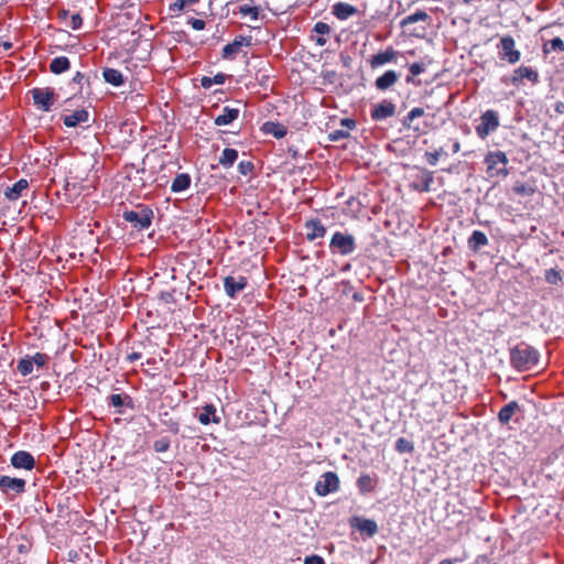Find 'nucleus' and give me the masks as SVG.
<instances>
[{"instance_id": "1", "label": "nucleus", "mask_w": 564, "mask_h": 564, "mask_svg": "<svg viewBox=\"0 0 564 564\" xmlns=\"http://www.w3.org/2000/svg\"><path fill=\"white\" fill-rule=\"evenodd\" d=\"M510 366L519 372L533 369L540 359V352L533 346L521 341L510 348Z\"/></svg>"}, {"instance_id": "2", "label": "nucleus", "mask_w": 564, "mask_h": 564, "mask_svg": "<svg viewBox=\"0 0 564 564\" xmlns=\"http://www.w3.org/2000/svg\"><path fill=\"white\" fill-rule=\"evenodd\" d=\"M329 251L332 254L347 257L357 249L355 237L346 231H335L329 241Z\"/></svg>"}, {"instance_id": "3", "label": "nucleus", "mask_w": 564, "mask_h": 564, "mask_svg": "<svg viewBox=\"0 0 564 564\" xmlns=\"http://www.w3.org/2000/svg\"><path fill=\"white\" fill-rule=\"evenodd\" d=\"M138 210H124L122 219L132 225L139 231L148 229L154 217L153 210L144 205L138 206Z\"/></svg>"}, {"instance_id": "4", "label": "nucleus", "mask_w": 564, "mask_h": 564, "mask_svg": "<svg viewBox=\"0 0 564 564\" xmlns=\"http://www.w3.org/2000/svg\"><path fill=\"white\" fill-rule=\"evenodd\" d=\"M485 163L487 165V174L490 177H506L509 174L507 170L509 160L502 151H489L485 156Z\"/></svg>"}, {"instance_id": "5", "label": "nucleus", "mask_w": 564, "mask_h": 564, "mask_svg": "<svg viewBox=\"0 0 564 564\" xmlns=\"http://www.w3.org/2000/svg\"><path fill=\"white\" fill-rule=\"evenodd\" d=\"M32 95L33 105L37 110L48 112L55 102V93L51 87L40 88L35 87L30 90Z\"/></svg>"}, {"instance_id": "6", "label": "nucleus", "mask_w": 564, "mask_h": 564, "mask_svg": "<svg viewBox=\"0 0 564 564\" xmlns=\"http://www.w3.org/2000/svg\"><path fill=\"white\" fill-rule=\"evenodd\" d=\"M498 47L499 58L509 64H516L521 58V53L516 48L514 39L511 35H505L500 39Z\"/></svg>"}, {"instance_id": "7", "label": "nucleus", "mask_w": 564, "mask_h": 564, "mask_svg": "<svg viewBox=\"0 0 564 564\" xmlns=\"http://www.w3.org/2000/svg\"><path fill=\"white\" fill-rule=\"evenodd\" d=\"M339 489V478L334 471L324 473L316 481L314 490L317 496L326 497Z\"/></svg>"}, {"instance_id": "8", "label": "nucleus", "mask_w": 564, "mask_h": 564, "mask_svg": "<svg viewBox=\"0 0 564 564\" xmlns=\"http://www.w3.org/2000/svg\"><path fill=\"white\" fill-rule=\"evenodd\" d=\"M499 127V117L497 111L489 109L480 116V123L476 127V133L480 139H486Z\"/></svg>"}, {"instance_id": "9", "label": "nucleus", "mask_w": 564, "mask_h": 564, "mask_svg": "<svg viewBox=\"0 0 564 564\" xmlns=\"http://www.w3.org/2000/svg\"><path fill=\"white\" fill-rule=\"evenodd\" d=\"M397 110V106L388 100L383 99L379 104L371 107L370 117L373 121H383L390 117H393Z\"/></svg>"}, {"instance_id": "10", "label": "nucleus", "mask_w": 564, "mask_h": 564, "mask_svg": "<svg viewBox=\"0 0 564 564\" xmlns=\"http://www.w3.org/2000/svg\"><path fill=\"white\" fill-rule=\"evenodd\" d=\"M26 481L22 478H14L10 476L0 477V491L4 495L17 494L21 495L25 491Z\"/></svg>"}, {"instance_id": "11", "label": "nucleus", "mask_w": 564, "mask_h": 564, "mask_svg": "<svg viewBox=\"0 0 564 564\" xmlns=\"http://www.w3.org/2000/svg\"><path fill=\"white\" fill-rule=\"evenodd\" d=\"M252 37L250 35H238L231 43L224 46L221 57L224 59H234L243 46L251 45Z\"/></svg>"}, {"instance_id": "12", "label": "nucleus", "mask_w": 564, "mask_h": 564, "mask_svg": "<svg viewBox=\"0 0 564 564\" xmlns=\"http://www.w3.org/2000/svg\"><path fill=\"white\" fill-rule=\"evenodd\" d=\"M248 285V280L246 276L234 278L228 275L224 278V290L228 297L235 299L238 293L243 291Z\"/></svg>"}, {"instance_id": "13", "label": "nucleus", "mask_w": 564, "mask_h": 564, "mask_svg": "<svg viewBox=\"0 0 564 564\" xmlns=\"http://www.w3.org/2000/svg\"><path fill=\"white\" fill-rule=\"evenodd\" d=\"M10 463L17 469L32 470L35 467V458L28 451L15 452L11 456Z\"/></svg>"}, {"instance_id": "14", "label": "nucleus", "mask_w": 564, "mask_h": 564, "mask_svg": "<svg viewBox=\"0 0 564 564\" xmlns=\"http://www.w3.org/2000/svg\"><path fill=\"white\" fill-rule=\"evenodd\" d=\"M350 525L359 532L365 533L368 538H372L378 533V524L372 519L354 517L350 520Z\"/></svg>"}, {"instance_id": "15", "label": "nucleus", "mask_w": 564, "mask_h": 564, "mask_svg": "<svg viewBox=\"0 0 564 564\" xmlns=\"http://www.w3.org/2000/svg\"><path fill=\"white\" fill-rule=\"evenodd\" d=\"M400 78V74L393 69L386 70L381 76L375 80V87L379 91L390 89Z\"/></svg>"}, {"instance_id": "16", "label": "nucleus", "mask_w": 564, "mask_h": 564, "mask_svg": "<svg viewBox=\"0 0 564 564\" xmlns=\"http://www.w3.org/2000/svg\"><path fill=\"white\" fill-rule=\"evenodd\" d=\"M523 78L535 84L539 82V74L536 70L532 69L531 67L520 66L517 69H514L513 76L510 79V82L512 85L518 86Z\"/></svg>"}, {"instance_id": "17", "label": "nucleus", "mask_w": 564, "mask_h": 564, "mask_svg": "<svg viewBox=\"0 0 564 564\" xmlns=\"http://www.w3.org/2000/svg\"><path fill=\"white\" fill-rule=\"evenodd\" d=\"M306 239L313 241L317 238H323L326 235V227L321 219H310L305 223Z\"/></svg>"}, {"instance_id": "18", "label": "nucleus", "mask_w": 564, "mask_h": 564, "mask_svg": "<svg viewBox=\"0 0 564 564\" xmlns=\"http://www.w3.org/2000/svg\"><path fill=\"white\" fill-rule=\"evenodd\" d=\"M397 54L398 52L390 46L387 50L372 55L370 58V65L372 68H377L388 63H392L395 61Z\"/></svg>"}, {"instance_id": "19", "label": "nucleus", "mask_w": 564, "mask_h": 564, "mask_svg": "<svg viewBox=\"0 0 564 564\" xmlns=\"http://www.w3.org/2000/svg\"><path fill=\"white\" fill-rule=\"evenodd\" d=\"M488 243L489 239L481 230H474L467 240L468 249L475 253L479 252Z\"/></svg>"}, {"instance_id": "20", "label": "nucleus", "mask_w": 564, "mask_h": 564, "mask_svg": "<svg viewBox=\"0 0 564 564\" xmlns=\"http://www.w3.org/2000/svg\"><path fill=\"white\" fill-rule=\"evenodd\" d=\"M108 404L116 409L115 413H117V414L124 413V411L122 410L123 406H128L130 409L133 408L132 398L128 394H111L108 398Z\"/></svg>"}, {"instance_id": "21", "label": "nucleus", "mask_w": 564, "mask_h": 564, "mask_svg": "<svg viewBox=\"0 0 564 564\" xmlns=\"http://www.w3.org/2000/svg\"><path fill=\"white\" fill-rule=\"evenodd\" d=\"M89 120V112L86 109H77L70 115L63 117V123L67 128H75L80 123H86Z\"/></svg>"}, {"instance_id": "22", "label": "nucleus", "mask_w": 564, "mask_h": 564, "mask_svg": "<svg viewBox=\"0 0 564 564\" xmlns=\"http://www.w3.org/2000/svg\"><path fill=\"white\" fill-rule=\"evenodd\" d=\"M28 187L29 182L25 178H21L12 186L6 188L4 196L9 200H18L24 195V192L28 189Z\"/></svg>"}, {"instance_id": "23", "label": "nucleus", "mask_w": 564, "mask_h": 564, "mask_svg": "<svg viewBox=\"0 0 564 564\" xmlns=\"http://www.w3.org/2000/svg\"><path fill=\"white\" fill-rule=\"evenodd\" d=\"M197 419L203 425H208L212 422L218 424L220 422V417L216 414V408L214 404H206L203 406Z\"/></svg>"}, {"instance_id": "24", "label": "nucleus", "mask_w": 564, "mask_h": 564, "mask_svg": "<svg viewBox=\"0 0 564 564\" xmlns=\"http://www.w3.org/2000/svg\"><path fill=\"white\" fill-rule=\"evenodd\" d=\"M357 12V8L347 2H337L333 6V13L338 20H347Z\"/></svg>"}, {"instance_id": "25", "label": "nucleus", "mask_w": 564, "mask_h": 564, "mask_svg": "<svg viewBox=\"0 0 564 564\" xmlns=\"http://www.w3.org/2000/svg\"><path fill=\"white\" fill-rule=\"evenodd\" d=\"M238 117L239 109L226 106L223 109V113L215 118L214 123L218 127L227 126L232 123Z\"/></svg>"}, {"instance_id": "26", "label": "nucleus", "mask_w": 564, "mask_h": 564, "mask_svg": "<svg viewBox=\"0 0 564 564\" xmlns=\"http://www.w3.org/2000/svg\"><path fill=\"white\" fill-rule=\"evenodd\" d=\"M520 410V405L517 401H510L506 405H503L500 411L498 412V421L500 424L506 425L508 424L512 415Z\"/></svg>"}, {"instance_id": "27", "label": "nucleus", "mask_w": 564, "mask_h": 564, "mask_svg": "<svg viewBox=\"0 0 564 564\" xmlns=\"http://www.w3.org/2000/svg\"><path fill=\"white\" fill-rule=\"evenodd\" d=\"M102 77L107 84H110L115 87H120L124 84V77L122 73L116 68H104Z\"/></svg>"}, {"instance_id": "28", "label": "nucleus", "mask_w": 564, "mask_h": 564, "mask_svg": "<svg viewBox=\"0 0 564 564\" xmlns=\"http://www.w3.org/2000/svg\"><path fill=\"white\" fill-rule=\"evenodd\" d=\"M192 178L187 173L177 174L171 184V191L173 193H182L189 188Z\"/></svg>"}, {"instance_id": "29", "label": "nucleus", "mask_w": 564, "mask_h": 564, "mask_svg": "<svg viewBox=\"0 0 564 564\" xmlns=\"http://www.w3.org/2000/svg\"><path fill=\"white\" fill-rule=\"evenodd\" d=\"M377 481L369 475L362 474L357 479V488L361 495L372 492L376 488Z\"/></svg>"}, {"instance_id": "30", "label": "nucleus", "mask_w": 564, "mask_h": 564, "mask_svg": "<svg viewBox=\"0 0 564 564\" xmlns=\"http://www.w3.org/2000/svg\"><path fill=\"white\" fill-rule=\"evenodd\" d=\"M70 68V62L66 56L54 57L50 63V70L53 74L59 75Z\"/></svg>"}, {"instance_id": "31", "label": "nucleus", "mask_w": 564, "mask_h": 564, "mask_svg": "<svg viewBox=\"0 0 564 564\" xmlns=\"http://www.w3.org/2000/svg\"><path fill=\"white\" fill-rule=\"evenodd\" d=\"M263 131L273 135L276 139H282L286 135L288 129L280 122L268 121L263 124Z\"/></svg>"}, {"instance_id": "32", "label": "nucleus", "mask_w": 564, "mask_h": 564, "mask_svg": "<svg viewBox=\"0 0 564 564\" xmlns=\"http://www.w3.org/2000/svg\"><path fill=\"white\" fill-rule=\"evenodd\" d=\"M430 19V15L425 11L416 10L415 12L403 18L400 22V25L404 28L416 22H427Z\"/></svg>"}, {"instance_id": "33", "label": "nucleus", "mask_w": 564, "mask_h": 564, "mask_svg": "<svg viewBox=\"0 0 564 564\" xmlns=\"http://www.w3.org/2000/svg\"><path fill=\"white\" fill-rule=\"evenodd\" d=\"M238 159V151L232 148L224 149L221 155L219 156V164L225 169H229L234 165L236 160Z\"/></svg>"}, {"instance_id": "34", "label": "nucleus", "mask_w": 564, "mask_h": 564, "mask_svg": "<svg viewBox=\"0 0 564 564\" xmlns=\"http://www.w3.org/2000/svg\"><path fill=\"white\" fill-rule=\"evenodd\" d=\"M313 31L317 34H319L321 36L316 37L315 40V43L318 45V46H324L326 44V39L323 37V35L325 34H328L329 31H330V28L327 23L325 22H322V21H318L315 25H314V29Z\"/></svg>"}, {"instance_id": "35", "label": "nucleus", "mask_w": 564, "mask_h": 564, "mask_svg": "<svg viewBox=\"0 0 564 564\" xmlns=\"http://www.w3.org/2000/svg\"><path fill=\"white\" fill-rule=\"evenodd\" d=\"M543 52L545 54H549L551 52H557L562 53L564 52V42L561 37H554L552 40H549L543 45Z\"/></svg>"}, {"instance_id": "36", "label": "nucleus", "mask_w": 564, "mask_h": 564, "mask_svg": "<svg viewBox=\"0 0 564 564\" xmlns=\"http://www.w3.org/2000/svg\"><path fill=\"white\" fill-rule=\"evenodd\" d=\"M33 369H34V366H33V362L29 355L19 359L18 365H17V370L21 376L26 377V376L31 375Z\"/></svg>"}, {"instance_id": "37", "label": "nucleus", "mask_w": 564, "mask_h": 564, "mask_svg": "<svg viewBox=\"0 0 564 564\" xmlns=\"http://www.w3.org/2000/svg\"><path fill=\"white\" fill-rule=\"evenodd\" d=\"M424 115V109L421 107L412 108L408 115L402 119V124L406 129L412 128L413 120L422 117Z\"/></svg>"}, {"instance_id": "38", "label": "nucleus", "mask_w": 564, "mask_h": 564, "mask_svg": "<svg viewBox=\"0 0 564 564\" xmlns=\"http://www.w3.org/2000/svg\"><path fill=\"white\" fill-rule=\"evenodd\" d=\"M433 180V173L425 170L421 176L420 184L415 185L414 188L419 192H430Z\"/></svg>"}, {"instance_id": "39", "label": "nucleus", "mask_w": 564, "mask_h": 564, "mask_svg": "<svg viewBox=\"0 0 564 564\" xmlns=\"http://www.w3.org/2000/svg\"><path fill=\"white\" fill-rule=\"evenodd\" d=\"M394 449L401 454H411L414 451V445L411 441L404 437H399L395 441Z\"/></svg>"}, {"instance_id": "40", "label": "nucleus", "mask_w": 564, "mask_h": 564, "mask_svg": "<svg viewBox=\"0 0 564 564\" xmlns=\"http://www.w3.org/2000/svg\"><path fill=\"white\" fill-rule=\"evenodd\" d=\"M72 83L78 85V90L74 93V96L83 95L84 86H89V77L82 72H77L72 78Z\"/></svg>"}, {"instance_id": "41", "label": "nucleus", "mask_w": 564, "mask_h": 564, "mask_svg": "<svg viewBox=\"0 0 564 564\" xmlns=\"http://www.w3.org/2000/svg\"><path fill=\"white\" fill-rule=\"evenodd\" d=\"M259 7L245 3L239 7V13L242 15H250L252 21H257L259 19Z\"/></svg>"}, {"instance_id": "42", "label": "nucleus", "mask_w": 564, "mask_h": 564, "mask_svg": "<svg viewBox=\"0 0 564 564\" xmlns=\"http://www.w3.org/2000/svg\"><path fill=\"white\" fill-rule=\"evenodd\" d=\"M199 0H175L174 3L170 4L169 10L172 13H177L183 11L187 6L195 4Z\"/></svg>"}, {"instance_id": "43", "label": "nucleus", "mask_w": 564, "mask_h": 564, "mask_svg": "<svg viewBox=\"0 0 564 564\" xmlns=\"http://www.w3.org/2000/svg\"><path fill=\"white\" fill-rule=\"evenodd\" d=\"M544 279L549 284L556 285L562 281V275L556 269L551 268L545 271Z\"/></svg>"}, {"instance_id": "44", "label": "nucleus", "mask_w": 564, "mask_h": 564, "mask_svg": "<svg viewBox=\"0 0 564 564\" xmlns=\"http://www.w3.org/2000/svg\"><path fill=\"white\" fill-rule=\"evenodd\" d=\"M171 446V441L169 437L164 436V437H161V438H158L156 441H154L153 443V449L156 452V453H165L169 451Z\"/></svg>"}, {"instance_id": "45", "label": "nucleus", "mask_w": 564, "mask_h": 564, "mask_svg": "<svg viewBox=\"0 0 564 564\" xmlns=\"http://www.w3.org/2000/svg\"><path fill=\"white\" fill-rule=\"evenodd\" d=\"M350 137V133L348 130L344 129H336L328 133L327 138L332 142H338L344 139H348Z\"/></svg>"}, {"instance_id": "46", "label": "nucleus", "mask_w": 564, "mask_h": 564, "mask_svg": "<svg viewBox=\"0 0 564 564\" xmlns=\"http://www.w3.org/2000/svg\"><path fill=\"white\" fill-rule=\"evenodd\" d=\"M446 154L443 148L435 150L434 152H426L425 158L430 165L435 166L440 160V156Z\"/></svg>"}, {"instance_id": "47", "label": "nucleus", "mask_w": 564, "mask_h": 564, "mask_svg": "<svg viewBox=\"0 0 564 564\" xmlns=\"http://www.w3.org/2000/svg\"><path fill=\"white\" fill-rule=\"evenodd\" d=\"M33 366L36 368H43L48 361V356L43 352H36L33 356H30Z\"/></svg>"}, {"instance_id": "48", "label": "nucleus", "mask_w": 564, "mask_h": 564, "mask_svg": "<svg viewBox=\"0 0 564 564\" xmlns=\"http://www.w3.org/2000/svg\"><path fill=\"white\" fill-rule=\"evenodd\" d=\"M513 192L518 195L528 196L533 193V188L527 184L521 183V184H516L513 186Z\"/></svg>"}, {"instance_id": "49", "label": "nucleus", "mask_w": 564, "mask_h": 564, "mask_svg": "<svg viewBox=\"0 0 564 564\" xmlns=\"http://www.w3.org/2000/svg\"><path fill=\"white\" fill-rule=\"evenodd\" d=\"M254 169V165L250 161H240L238 164V171L242 175L250 174Z\"/></svg>"}, {"instance_id": "50", "label": "nucleus", "mask_w": 564, "mask_h": 564, "mask_svg": "<svg viewBox=\"0 0 564 564\" xmlns=\"http://www.w3.org/2000/svg\"><path fill=\"white\" fill-rule=\"evenodd\" d=\"M410 74L417 76L425 72V65L423 63H413L409 66Z\"/></svg>"}, {"instance_id": "51", "label": "nucleus", "mask_w": 564, "mask_h": 564, "mask_svg": "<svg viewBox=\"0 0 564 564\" xmlns=\"http://www.w3.org/2000/svg\"><path fill=\"white\" fill-rule=\"evenodd\" d=\"M82 25H83V18L80 17V14L79 13L72 14L69 26L73 30H78L82 28Z\"/></svg>"}, {"instance_id": "52", "label": "nucleus", "mask_w": 564, "mask_h": 564, "mask_svg": "<svg viewBox=\"0 0 564 564\" xmlns=\"http://www.w3.org/2000/svg\"><path fill=\"white\" fill-rule=\"evenodd\" d=\"M187 24H189L196 31L204 30L206 25L204 20L195 18L188 19Z\"/></svg>"}, {"instance_id": "53", "label": "nucleus", "mask_w": 564, "mask_h": 564, "mask_svg": "<svg viewBox=\"0 0 564 564\" xmlns=\"http://www.w3.org/2000/svg\"><path fill=\"white\" fill-rule=\"evenodd\" d=\"M304 564H325V561L322 556L314 554L306 556L304 560Z\"/></svg>"}, {"instance_id": "54", "label": "nucleus", "mask_w": 564, "mask_h": 564, "mask_svg": "<svg viewBox=\"0 0 564 564\" xmlns=\"http://www.w3.org/2000/svg\"><path fill=\"white\" fill-rule=\"evenodd\" d=\"M340 124L346 128L345 130L348 131L356 128V121L351 118H343L340 120Z\"/></svg>"}, {"instance_id": "55", "label": "nucleus", "mask_w": 564, "mask_h": 564, "mask_svg": "<svg viewBox=\"0 0 564 564\" xmlns=\"http://www.w3.org/2000/svg\"><path fill=\"white\" fill-rule=\"evenodd\" d=\"M228 75L224 74V73H218L216 74L213 78V84L214 85H223L226 79H227Z\"/></svg>"}, {"instance_id": "56", "label": "nucleus", "mask_w": 564, "mask_h": 564, "mask_svg": "<svg viewBox=\"0 0 564 564\" xmlns=\"http://www.w3.org/2000/svg\"><path fill=\"white\" fill-rule=\"evenodd\" d=\"M213 78L208 76H203L200 78V86L205 89H209L213 86Z\"/></svg>"}, {"instance_id": "57", "label": "nucleus", "mask_w": 564, "mask_h": 564, "mask_svg": "<svg viewBox=\"0 0 564 564\" xmlns=\"http://www.w3.org/2000/svg\"><path fill=\"white\" fill-rule=\"evenodd\" d=\"M141 357H142L141 352L132 351V352L127 355L126 359H127V361L132 364V362L141 359Z\"/></svg>"}, {"instance_id": "58", "label": "nucleus", "mask_w": 564, "mask_h": 564, "mask_svg": "<svg viewBox=\"0 0 564 564\" xmlns=\"http://www.w3.org/2000/svg\"><path fill=\"white\" fill-rule=\"evenodd\" d=\"M554 110H555L556 113L563 115L564 113V102L563 101H556L555 105H554Z\"/></svg>"}, {"instance_id": "59", "label": "nucleus", "mask_w": 564, "mask_h": 564, "mask_svg": "<svg viewBox=\"0 0 564 564\" xmlns=\"http://www.w3.org/2000/svg\"><path fill=\"white\" fill-rule=\"evenodd\" d=\"M459 560L457 558H444L438 564H457Z\"/></svg>"}, {"instance_id": "60", "label": "nucleus", "mask_w": 564, "mask_h": 564, "mask_svg": "<svg viewBox=\"0 0 564 564\" xmlns=\"http://www.w3.org/2000/svg\"><path fill=\"white\" fill-rule=\"evenodd\" d=\"M18 551H19L20 553H26V552L29 551V546H28V545H25V544H20V545L18 546Z\"/></svg>"}, {"instance_id": "61", "label": "nucleus", "mask_w": 564, "mask_h": 564, "mask_svg": "<svg viewBox=\"0 0 564 564\" xmlns=\"http://www.w3.org/2000/svg\"><path fill=\"white\" fill-rule=\"evenodd\" d=\"M0 46H2L4 50H10L12 47V43L6 41V42L0 43Z\"/></svg>"}, {"instance_id": "62", "label": "nucleus", "mask_w": 564, "mask_h": 564, "mask_svg": "<svg viewBox=\"0 0 564 564\" xmlns=\"http://www.w3.org/2000/svg\"><path fill=\"white\" fill-rule=\"evenodd\" d=\"M460 150V143L458 141L453 144V152L457 153Z\"/></svg>"}, {"instance_id": "63", "label": "nucleus", "mask_w": 564, "mask_h": 564, "mask_svg": "<svg viewBox=\"0 0 564 564\" xmlns=\"http://www.w3.org/2000/svg\"><path fill=\"white\" fill-rule=\"evenodd\" d=\"M171 431L173 433H178V424L177 423H173L171 426H170Z\"/></svg>"}, {"instance_id": "64", "label": "nucleus", "mask_w": 564, "mask_h": 564, "mask_svg": "<svg viewBox=\"0 0 564 564\" xmlns=\"http://www.w3.org/2000/svg\"><path fill=\"white\" fill-rule=\"evenodd\" d=\"M352 299H354L355 301H358V302H361V301L364 300V299H362V296H361L359 293H355V294L352 295Z\"/></svg>"}]
</instances>
